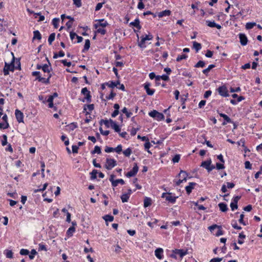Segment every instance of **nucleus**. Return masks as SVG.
Wrapping results in <instances>:
<instances>
[{
	"instance_id": "nucleus-48",
	"label": "nucleus",
	"mask_w": 262,
	"mask_h": 262,
	"mask_svg": "<svg viewBox=\"0 0 262 262\" xmlns=\"http://www.w3.org/2000/svg\"><path fill=\"white\" fill-rule=\"evenodd\" d=\"M85 95V97H84V99L83 100H82V101L84 102L85 100H86V101L88 102H91V96L90 95V93H89L88 94H86Z\"/></svg>"
},
{
	"instance_id": "nucleus-24",
	"label": "nucleus",
	"mask_w": 262,
	"mask_h": 262,
	"mask_svg": "<svg viewBox=\"0 0 262 262\" xmlns=\"http://www.w3.org/2000/svg\"><path fill=\"white\" fill-rule=\"evenodd\" d=\"M33 34H34V36H33L34 39H37L38 40L41 39V35L38 31H37V30L34 31L33 32Z\"/></svg>"
},
{
	"instance_id": "nucleus-51",
	"label": "nucleus",
	"mask_w": 262,
	"mask_h": 262,
	"mask_svg": "<svg viewBox=\"0 0 262 262\" xmlns=\"http://www.w3.org/2000/svg\"><path fill=\"white\" fill-rule=\"evenodd\" d=\"M37 252L35 249H32L31 251V254L29 255V258L30 259H33L34 257V255L36 254Z\"/></svg>"
},
{
	"instance_id": "nucleus-28",
	"label": "nucleus",
	"mask_w": 262,
	"mask_h": 262,
	"mask_svg": "<svg viewBox=\"0 0 262 262\" xmlns=\"http://www.w3.org/2000/svg\"><path fill=\"white\" fill-rule=\"evenodd\" d=\"M90 47V41L89 39H86L85 41V44L84 46L83 52L88 50L89 49Z\"/></svg>"
},
{
	"instance_id": "nucleus-61",
	"label": "nucleus",
	"mask_w": 262,
	"mask_h": 262,
	"mask_svg": "<svg viewBox=\"0 0 262 262\" xmlns=\"http://www.w3.org/2000/svg\"><path fill=\"white\" fill-rule=\"evenodd\" d=\"M212 92L210 90H208L206 91L204 95V97L205 98H208L211 95Z\"/></svg>"
},
{
	"instance_id": "nucleus-33",
	"label": "nucleus",
	"mask_w": 262,
	"mask_h": 262,
	"mask_svg": "<svg viewBox=\"0 0 262 262\" xmlns=\"http://www.w3.org/2000/svg\"><path fill=\"white\" fill-rule=\"evenodd\" d=\"M256 26V24L254 22L247 23L246 25V28L248 30L253 28L254 26Z\"/></svg>"
},
{
	"instance_id": "nucleus-64",
	"label": "nucleus",
	"mask_w": 262,
	"mask_h": 262,
	"mask_svg": "<svg viewBox=\"0 0 262 262\" xmlns=\"http://www.w3.org/2000/svg\"><path fill=\"white\" fill-rule=\"evenodd\" d=\"M222 258H214L210 260L209 262H221L222 260Z\"/></svg>"
},
{
	"instance_id": "nucleus-31",
	"label": "nucleus",
	"mask_w": 262,
	"mask_h": 262,
	"mask_svg": "<svg viewBox=\"0 0 262 262\" xmlns=\"http://www.w3.org/2000/svg\"><path fill=\"white\" fill-rule=\"evenodd\" d=\"M215 67V65L214 64H210L208 67L207 68V69H205L204 70H203V73L204 74H206L207 75L208 72L213 68Z\"/></svg>"
},
{
	"instance_id": "nucleus-57",
	"label": "nucleus",
	"mask_w": 262,
	"mask_h": 262,
	"mask_svg": "<svg viewBox=\"0 0 262 262\" xmlns=\"http://www.w3.org/2000/svg\"><path fill=\"white\" fill-rule=\"evenodd\" d=\"M180 155H176L174 156V157L172 159V162L173 163H177L180 160Z\"/></svg>"
},
{
	"instance_id": "nucleus-13",
	"label": "nucleus",
	"mask_w": 262,
	"mask_h": 262,
	"mask_svg": "<svg viewBox=\"0 0 262 262\" xmlns=\"http://www.w3.org/2000/svg\"><path fill=\"white\" fill-rule=\"evenodd\" d=\"M239 39H240L241 44L242 46H245V45H247V42H248V39H247V36H246L245 34H242V33L239 34Z\"/></svg>"
},
{
	"instance_id": "nucleus-50",
	"label": "nucleus",
	"mask_w": 262,
	"mask_h": 262,
	"mask_svg": "<svg viewBox=\"0 0 262 262\" xmlns=\"http://www.w3.org/2000/svg\"><path fill=\"white\" fill-rule=\"evenodd\" d=\"M9 127V124L8 122L1 123L0 128L1 129H6Z\"/></svg>"
},
{
	"instance_id": "nucleus-15",
	"label": "nucleus",
	"mask_w": 262,
	"mask_h": 262,
	"mask_svg": "<svg viewBox=\"0 0 262 262\" xmlns=\"http://www.w3.org/2000/svg\"><path fill=\"white\" fill-rule=\"evenodd\" d=\"M196 185L195 183L190 182L189 185L185 187L186 191L188 194H190L192 190L194 188V186Z\"/></svg>"
},
{
	"instance_id": "nucleus-45",
	"label": "nucleus",
	"mask_w": 262,
	"mask_h": 262,
	"mask_svg": "<svg viewBox=\"0 0 262 262\" xmlns=\"http://www.w3.org/2000/svg\"><path fill=\"white\" fill-rule=\"evenodd\" d=\"M6 256L7 258H12L13 257V252L11 250H7L6 251Z\"/></svg>"
},
{
	"instance_id": "nucleus-60",
	"label": "nucleus",
	"mask_w": 262,
	"mask_h": 262,
	"mask_svg": "<svg viewBox=\"0 0 262 262\" xmlns=\"http://www.w3.org/2000/svg\"><path fill=\"white\" fill-rule=\"evenodd\" d=\"M72 152L74 154L78 153V149H79V147H78V146H77V145H73L72 147Z\"/></svg>"
},
{
	"instance_id": "nucleus-6",
	"label": "nucleus",
	"mask_w": 262,
	"mask_h": 262,
	"mask_svg": "<svg viewBox=\"0 0 262 262\" xmlns=\"http://www.w3.org/2000/svg\"><path fill=\"white\" fill-rule=\"evenodd\" d=\"M162 196L165 198L167 201L172 203H175L177 198V197L172 196L170 193H163Z\"/></svg>"
},
{
	"instance_id": "nucleus-27",
	"label": "nucleus",
	"mask_w": 262,
	"mask_h": 262,
	"mask_svg": "<svg viewBox=\"0 0 262 262\" xmlns=\"http://www.w3.org/2000/svg\"><path fill=\"white\" fill-rule=\"evenodd\" d=\"M219 115L221 117H223L227 122H228V123L232 122L231 119L226 114H224L223 113H220Z\"/></svg>"
},
{
	"instance_id": "nucleus-55",
	"label": "nucleus",
	"mask_w": 262,
	"mask_h": 262,
	"mask_svg": "<svg viewBox=\"0 0 262 262\" xmlns=\"http://www.w3.org/2000/svg\"><path fill=\"white\" fill-rule=\"evenodd\" d=\"M29 253V251L27 249H22L20 251V254L22 255H26Z\"/></svg>"
},
{
	"instance_id": "nucleus-41",
	"label": "nucleus",
	"mask_w": 262,
	"mask_h": 262,
	"mask_svg": "<svg viewBox=\"0 0 262 262\" xmlns=\"http://www.w3.org/2000/svg\"><path fill=\"white\" fill-rule=\"evenodd\" d=\"M97 32L102 35H104L106 33V30L103 28L99 27L96 29Z\"/></svg>"
},
{
	"instance_id": "nucleus-40",
	"label": "nucleus",
	"mask_w": 262,
	"mask_h": 262,
	"mask_svg": "<svg viewBox=\"0 0 262 262\" xmlns=\"http://www.w3.org/2000/svg\"><path fill=\"white\" fill-rule=\"evenodd\" d=\"M123 153L126 157H129L132 154V149L130 148H128L124 150Z\"/></svg>"
},
{
	"instance_id": "nucleus-56",
	"label": "nucleus",
	"mask_w": 262,
	"mask_h": 262,
	"mask_svg": "<svg viewBox=\"0 0 262 262\" xmlns=\"http://www.w3.org/2000/svg\"><path fill=\"white\" fill-rule=\"evenodd\" d=\"M220 228V226H217V225L214 224V225H212V226H211L209 227V228H209V230H210L211 232H212L213 231V230H214V229H215L216 228Z\"/></svg>"
},
{
	"instance_id": "nucleus-44",
	"label": "nucleus",
	"mask_w": 262,
	"mask_h": 262,
	"mask_svg": "<svg viewBox=\"0 0 262 262\" xmlns=\"http://www.w3.org/2000/svg\"><path fill=\"white\" fill-rule=\"evenodd\" d=\"M98 172L97 170L96 169H94L91 172V179H95L97 178V174Z\"/></svg>"
},
{
	"instance_id": "nucleus-43",
	"label": "nucleus",
	"mask_w": 262,
	"mask_h": 262,
	"mask_svg": "<svg viewBox=\"0 0 262 262\" xmlns=\"http://www.w3.org/2000/svg\"><path fill=\"white\" fill-rule=\"evenodd\" d=\"M150 146H151V144L149 142V140L148 141H146V142L144 144V147H145V149L146 150H147L148 152H150H150L149 150V149L150 148Z\"/></svg>"
},
{
	"instance_id": "nucleus-16",
	"label": "nucleus",
	"mask_w": 262,
	"mask_h": 262,
	"mask_svg": "<svg viewBox=\"0 0 262 262\" xmlns=\"http://www.w3.org/2000/svg\"><path fill=\"white\" fill-rule=\"evenodd\" d=\"M155 255L159 259L162 258V254L163 250L162 248H159L155 250Z\"/></svg>"
},
{
	"instance_id": "nucleus-17",
	"label": "nucleus",
	"mask_w": 262,
	"mask_h": 262,
	"mask_svg": "<svg viewBox=\"0 0 262 262\" xmlns=\"http://www.w3.org/2000/svg\"><path fill=\"white\" fill-rule=\"evenodd\" d=\"M171 14V11L169 10H165L164 11H163L162 12H159L158 13V16L161 18L164 16H169Z\"/></svg>"
},
{
	"instance_id": "nucleus-62",
	"label": "nucleus",
	"mask_w": 262,
	"mask_h": 262,
	"mask_svg": "<svg viewBox=\"0 0 262 262\" xmlns=\"http://www.w3.org/2000/svg\"><path fill=\"white\" fill-rule=\"evenodd\" d=\"M216 167L217 169L220 170V169H224L225 168V166L223 164L216 163Z\"/></svg>"
},
{
	"instance_id": "nucleus-52",
	"label": "nucleus",
	"mask_w": 262,
	"mask_h": 262,
	"mask_svg": "<svg viewBox=\"0 0 262 262\" xmlns=\"http://www.w3.org/2000/svg\"><path fill=\"white\" fill-rule=\"evenodd\" d=\"M157 113H158V111H157L156 110H153V111H151L150 112H149L148 115L150 117L155 118Z\"/></svg>"
},
{
	"instance_id": "nucleus-54",
	"label": "nucleus",
	"mask_w": 262,
	"mask_h": 262,
	"mask_svg": "<svg viewBox=\"0 0 262 262\" xmlns=\"http://www.w3.org/2000/svg\"><path fill=\"white\" fill-rule=\"evenodd\" d=\"M104 3L105 2L98 3L95 7V11H99L100 10Z\"/></svg>"
},
{
	"instance_id": "nucleus-47",
	"label": "nucleus",
	"mask_w": 262,
	"mask_h": 262,
	"mask_svg": "<svg viewBox=\"0 0 262 262\" xmlns=\"http://www.w3.org/2000/svg\"><path fill=\"white\" fill-rule=\"evenodd\" d=\"M3 139L2 141V145L3 146H5L7 144V136L6 135H3Z\"/></svg>"
},
{
	"instance_id": "nucleus-26",
	"label": "nucleus",
	"mask_w": 262,
	"mask_h": 262,
	"mask_svg": "<svg viewBox=\"0 0 262 262\" xmlns=\"http://www.w3.org/2000/svg\"><path fill=\"white\" fill-rule=\"evenodd\" d=\"M113 187H116L119 183H120L121 185L124 184V181L123 179H117L115 181V182H113Z\"/></svg>"
},
{
	"instance_id": "nucleus-35",
	"label": "nucleus",
	"mask_w": 262,
	"mask_h": 262,
	"mask_svg": "<svg viewBox=\"0 0 262 262\" xmlns=\"http://www.w3.org/2000/svg\"><path fill=\"white\" fill-rule=\"evenodd\" d=\"M103 219L106 222H112L114 220V217L110 215H105L103 217Z\"/></svg>"
},
{
	"instance_id": "nucleus-29",
	"label": "nucleus",
	"mask_w": 262,
	"mask_h": 262,
	"mask_svg": "<svg viewBox=\"0 0 262 262\" xmlns=\"http://www.w3.org/2000/svg\"><path fill=\"white\" fill-rule=\"evenodd\" d=\"M129 196L126 193L123 194L121 196V201L123 203L127 202L129 199Z\"/></svg>"
},
{
	"instance_id": "nucleus-25",
	"label": "nucleus",
	"mask_w": 262,
	"mask_h": 262,
	"mask_svg": "<svg viewBox=\"0 0 262 262\" xmlns=\"http://www.w3.org/2000/svg\"><path fill=\"white\" fill-rule=\"evenodd\" d=\"M75 231V228L74 227H71L67 230V234L68 236H72Z\"/></svg>"
},
{
	"instance_id": "nucleus-7",
	"label": "nucleus",
	"mask_w": 262,
	"mask_h": 262,
	"mask_svg": "<svg viewBox=\"0 0 262 262\" xmlns=\"http://www.w3.org/2000/svg\"><path fill=\"white\" fill-rule=\"evenodd\" d=\"M138 166L137 163L134 164L133 169L126 174L127 177H132L135 176L138 171Z\"/></svg>"
},
{
	"instance_id": "nucleus-20",
	"label": "nucleus",
	"mask_w": 262,
	"mask_h": 262,
	"mask_svg": "<svg viewBox=\"0 0 262 262\" xmlns=\"http://www.w3.org/2000/svg\"><path fill=\"white\" fill-rule=\"evenodd\" d=\"M129 25L130 26L136 27L138 29H140L141 28V27L140 25V20L138 18H137L134 21L131 22Z\"/></svg>"
},
{
	"instance_id": "nucleus-49",
	"label": "nucleus",
	"mask_w": 262,
	"mask_h": 262,
	"mask_svg": "<svg viewBox=\"0 0 262 262\" xmlns=\"http://www.w3.org/2000/svg\"><path fill=\"white\" fill-rule=\"evenodd\" d=\"M187 58V56L185 54H182L181 55H179L177 57L176 60L177 61H180L183 59H185Z\"/></svg>"
},
{
	"instance_id": "nucleus-58",
	"label": "nucleus",
	"mask_w": 262,
	"mask_h": 262,
	"mask_svg": "<svg viewBox=\"0 0 262 262\" xmlns=\"http://www.w3.org/2000/svg\"><path fill=\"white\" fill-rule=\"evenodd\" d=\"M73 3L77 7H80L81 6V0H73Z\"/></svg>"
},
{
	"instance_id": "nucleus-32",
	"label": "nucleus",
	"mask_w": 262,
	"mask_h": 262,
	"mask_svg": "<svg viewBox=\"0 0 262 262\" xmlns=\"http://www.w3.org/2000/svg\"><path fill=\"white\" fill-rule=\"evenodd\" d=\"M155 119H156L158 121H161L162 120H164V116L162 113H159L158 112L156 116L155 117Z\"/></svg>"
},
{
	"instance_id": "nucleus-38",
	"label": "nucleus",
	"mask_w": 262,
	"mask_h": 262,
	"mask_svg": "<svg viewBox=\"0 0 262 262\" xmlns=\"http://www.w3.org/2000/svg\"><path fill=\"white\" fill-rule=\"evenodd\" d=\"M205 65V63L204 61L200 60L195 65V68H203Z\"/></svg>"
},
{
	"instance_id": "nucleus-59",
	"label": "nucleus",
	"mask_w": 262,
	"mask_h": 262,
	"mask_svg": "<svg viewBox=\"0 0 262 262\" xmlns=\"http://www.w3.org/2000/svg\"><path fill=\"white\" fill-rule=\"evenodd\" d=\"M230 207L231 208V210L233 211L234 209L237 208V204L232 202L230 204Z\"/></svg>"
},
{
	"instance_id": "nucleus-14",
	"label": "nucleus",
	"mask_w": 262,
	"mask_h": 262,
	"mask_svg": "<svg viewBox=\"0 0 262 262\" xmlns=\"http://www.w3.org/2000/svg\"><path fill=\"white\" fill-rule=\"evenodd\" d=\"M206 23L208 27H211V28L215 27V28H216L218 29H220L222 28L221 25L216 24L214 22V21H210V20H206Z\"/></svg>"
},
{
	"instance_id": "nucleus-63",
	"label": "nucleus",
	"mask_w": 262,
	"mask_h": 262,
	"mask_svg": "<svg viewBox=\"0 0 262 262\" xmlns=\"http://www.w3.org/2000/svg\"><path fill=\"white\" fill-rule=\"evenodd\" d=\"M245 167L246 169H251V164L249 161H246L245 163Z\"/></svg>"
},
{
	"instance_id": "nucleus-9",
	"label": "nucleus",
	"mask_w": 262,
	"mask_h": 262,
	"mask_svg": "<svg viewBox=\"0 0 262 262\" xmlns=\"http://www.w3.org/2000/svg\"><path fill=\"white\" fill-rule=\"evenodd\" d=\"M150 85V84L149 83L146 82L144 85V89L145 90L147 95L151 96L154 94L155 90L150 89L149 88Z\"/></svg>"
},
{
	"instance_id": "nucleus-3",
	"label": "nucleus",
	"mask_w": 262,
	"mask_h": 262,
	"mask_svg": "<svg viewBox=\"0 0 262 262\" xmlns=\"http://www.w3.org/2000/svg\"><path fill=\"white\" fill-rule=\"evenodd\" d=\"M117 165V162L113 159L107 158L105 167L107 170H111Z\"/></svg>"
},
{
	"instance_id": "nucleus-18",
	"label": "nucleus",
	"mask_w": 262,
	"mask_h": 262,
	"mask_svg": "<svg viewBox=\"0 0 262 262\" xmlns=\"http://www.w3.org/2000/svg\"><path fill=\"white\" fill-rule=\"evenodd\" d=\"M118 84H120L119 81H110L106 83V85L111 88H114L115 87H117Z\"/></svg>"
},
{
	"instance_id": "nucleus-23",
	"label": "nucleus",
	"mask_w": 262,
	"mask_h": 262,
	"mask_svg": "<svg viewBox=\"0 0 262 262\" xmlns=\"http://www.w3.org/2000/svg\"><path fill=\"white\" fill-rule=\"evenodd\" d=\"M161 79L164 81H167L169 80V77L167 75H163L162 76H157L156 77V80L159 81Z\"/></svg>"
},
{
	"instance_id": "nucleus-10",
	"label": "nucleus",
	"mask_w": 262,
	"mask_h": 262,
	"mask_svg": "<svg viewBox=\"0 0 262 262\" xmlns=\"http://www.w3.org/2000/svg\"><path fill=\"white\" fill-rule=\"evenodd\" d=\"M13 66L12 64L5 63V67L4 68V74L5 75H8L9 71H13Z\"/></svg>"
},
{
	"instance_id": "nucleus-12",
	"label": "nucleus",
	"mask_w": 262,
	"mask_h": 262,
	"mask_svg": "<svg viewBox=\"0 0 262 262\" xmlns=\"http://www.w3.org/2000/svg\"><path fill=\"white\" fill-rule=\"evenodd\" d=\"M108 25V23L106 21L104 20V19L99 20V22L97 24H95L94 25V27L95 29H97L99 27H105L106 26Z\"/></svg>"
},
{
	"instance_id": "nucleus-2",
	"label": "nucleus",
	"mask_w": 262,
	"mask_h": 262,
	"mask_svg": "<svg viewBox=\"0 0 262 262\" xmlns=\"http://www.w3.org/2000/svg\"><path fill=\"white\" fill-rule=\"evenodd\" d=\"M216 91L222 97H226L229 96L227 88L224 85L219 87Z\"/></svg>"
},
{
	"instance_id": "nucleus-53",
	"label": "nucleus",
	"mask_w": 262,
	"mask_h": 262,
	"mask_svg": "<svg viewBox=\"0 0 262 262\" xmlns=\"http://www.w3.org/2000/svg\"><path fill=\"white\" fill-rule=\"evenodd\" d=\"M114 151L119 154L122 151V145H118L116 148H114Z\"/></svg>"
},
{
	"instance_id": "nucleus-11",
	"label": "nucleus",
	"mask_w": 262,
	"mask_h": 262,
	"mask_svg": "<svg viewBox=\"0 0 262 262\" xmlns=\"http://www.w3.org/2000/svg\"><path fill=\"white\" fill-rule=\"evenodd\" d=\"M110 127L113 128L116 132L118 133L120 132L121 129L119 125H118L117 123L112 119H110Z\"/></svg>"
},
{
	"instance_id": "nucleus-21",
	"label": "nucleus",
	"mask_w": 262,
	"mask_h": 262,
	"mask_svg": "<svg viewBox=\"0 0 262 262\" xmlns=\"http://www.w3.org/2000/svg\"><path fill=\"white\" fill-rule=\"evenodd\" d=\"M219 207L220 208V209L222 212H226L228 210L227 206L226 204L224 203H221L219 204Z\"/></svg>"
},
{
	"instance_id": "nucleus-4",
	"label": "nucleus",
	"mask_w": 262,
	"mask_h": 262,
	"mask_svg": "<svg viewBox=\"0 0 262 262\" xmlns=\"http://www.w3.org/2000/svg\"><path fill=\"white\" fill-rule=\"evenodd\" d=\"M141 41L138 42V46L141 48H145L146 46L145 45V41L150 40L152 39L151 35H146L145 36H142Z\"/></svg>"
},
{
	"instance_id": "nucleus-34",
	"label": "nucleus",
	"mask_w": 262,
	"mask_h": 262,
	"mask_svg": "<svg viewBox=\"0 0 262 262\" xmlns=\"http://www.w3.org/2000/svg\"><path fill=\"white\" fill-rule=\"evenodd\" d=\"M187 176V173L183 170H181L180 173L179 174V176L181 177L182 178V179H183V180L185 181V182L186 181Z\"/></svg>"
},
{
	"instance_id": "nucleus-37",
	"label": "nucleus",
	"mask_w": 262,
	"mask_h": 262,
	"mask_svg": "<svg viewBox=\"0 0 262 262\" xmlns=\"http://www.w3.org/2000/svg\"><path fill=\"white\" fill-rule=\"evenodd\" d=\"M122 112L123 113L125 114L127 118H129L132 115V113L131 112H128L127 111V109L126 107H124L122 110Z\"/></svg>"
},
{
	"instance_id": "nucleus-46",
	"label": "nucleus",
	"mask_w": 262,
	"mask_h": 262,
	"mask_svg": "<svg viewBox=\"0 0 262 262\" xmlns=\"http://www.w3.org/2000/svg\"><path fill=\"white\" fill-rule=\"evenodd\" d=\"M150 201H151L150 199L146 198L144 200V207H147L150 206V204H151Z\"/></svg>"
},
{
	"instance_id": "nucleus-39",
	"label": "nucleus",
	"mask_w": 262,
	"mask_h": 262,
	"mask_svg": "<svg viewBox=\"0 0 262 262\" xmlns=\"http://www.w3.org/2000/svg\"><path fill=\"white\" fill-rule=\"evenodd\" d=\"M94 108V105L93 104H88L84 106V111H86V109H88L90 112H92Z\"/></svg>"
},
{
	"instance_id": "nucleus-1",
	"label": "nucleus",
	"mask_w": 262,
	"mask_h": 262,
	"mask_svg": "<svg viewBox=\"0 0 262 262\" xmlns=\"http://www.w3.org/2000/svg\"><path fill=\"white\" fill-rule=\"evenodd\" d=\"M49 64H45L42 66V71L46 74L43 75V77H41V76H39L37 79L45 84H49L50 83V79L52 76L51 74V67L50 66V63L49 62Z\"/></svg>"
},
{
	"instance_id": "nucleus-22",
	"label": "nucleus",
	"mask_w": 262,
	"mask_h": 262,
	"mask_svg": "<svg viewBox=\"0 0 262 262\" xmlns=\"http://www.w3.org/2000/svg\"><path fill=\"white\" fill-rule=\"evenodd\" d=\"M193 47L195 50L196 52H198L200 50H201L202 46L201 43H198L196 41H193Z\"/></svg>"
},
{
	"instance_id": "nucleus-42",
	"label": "nucleus",
	"mask_w": 262,
	"mask_h": 262,
	"mask_svg": "<svg viewBox=\"0 0 262 262\" xmlns=\"http://www.w3.org/2000/svg\"><path fill=\"white\" fill-rule=\"evenodd\" d=\"M59 22V18H54L52 20V24L55 27V28H57L58 26V24Z\"/></svg>"
},
{
	"instance_id": "nucleus-19",
	"label": "nucleus",
	"mask_w": 262,
	"mask_h": 262,
	"mask_svg": "<svg viewBox=\"0 0 262 262\" xmlns=\"http://www.w3.org/2000/svg\"><path fill=\"white\" fill-rule=\"evenodd\" d=\"M173 252L176 254L179 255L181 257H183L187 254V251L182 249H176L173 250Z\"/></svg>"
},
{
	"instance_id": "nucleus-36",
	"label": "nucleus",
	"mask_w": 262,
	"mask_h": 262,
	"mask_svg": "<svg viewBox=\"0 0 262 262\" xmlns=\"http://www.w3.org/2000/svg\"><path fill=\"white\" fill-rule=\"evenodd\" d=\"M101 152V148L98 146H95L94 150L92 151V154H100Z\"/></svg>"
},
{
	"instance_id": "nucleus-30",
	"label": "nucleus",
	"mask_w": 262,
	"mask_h": 262,
	"mask_svg": "<svg viewBox=\"0 0 262 262\" xmlns=\"http://www.w3.org/2000/svg\"><path fill=\"white\" fill-rule=\"evenodd\" d=\"M55 33H51L49 38H48V42L50 45H52V42L55 40Z\"/></svg>"
},
{
	"instance_id": "nucleus-5",
	"label": "nucleus",
	"mask_w": 262,
	"mask_h": 262,
	"mask_svg": "<svg viewBox=\"0 0 262 262\" xmlns=\"http://www.w3.org/2000/svg\"><path fill=\"white\" fill-rule=\"evenodd\" d=\"M211 163V160L210 159L209 160L203 161L201 164V166L206 169L209 172L213 170L215 167L214 166H210Z\"/></svg>"
},
{
	"instance_id": "nucleus-8",
	"label": "nucleus",
	"mask_w": 262,
	"mask_h": 262,
	"mask_svg": "<svg viewBox=\"0 0 262 262\" xmlns=\"http://www.w3.org/2000/svg\"><path fill=\"white\" fill-rule=\"evenodd\" d=\"M15 115L16 118L19 123L24 122V115L21 111L18 110H16Z\"/></svg>"
}]
</instances>
